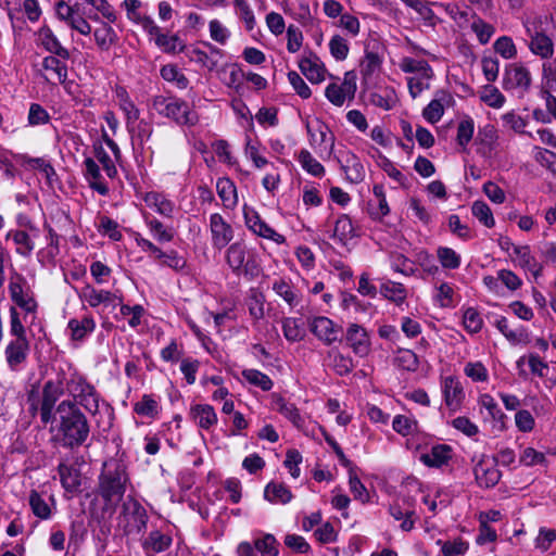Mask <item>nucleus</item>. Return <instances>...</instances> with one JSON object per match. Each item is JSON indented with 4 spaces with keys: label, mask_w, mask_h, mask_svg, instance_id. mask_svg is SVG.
Instances as JSON below:
<instances>
[{
    "label": "nucleus",
    "mask_w": 556,
    "mask_h": 556,
    "mask_svg": "<svg viewBox=\"0 0 556 556\" xmlns=\"http://www.w3.org/2000/svg\"><path fill=\"white\" fill-rule=\"evenodd\" d=\"M59 416L58 431L64 447L81 446L89 437L90 428L84 413L70 400L62 401L55 410Z\"/></svg>",
    "instance_id": "obj_1"
},
{
    "label": "nucleus",
    "mask_w": 556,
    "mask_h": 556,
    "mask_svg": "<svg viewBox=\"0 0 556 556\" xmlns=\"http://www.w3.org/2000/svg\"><path fill=\"white\" fill-rule=\"evenodd\" d=\"M129 482L127 467L121 459H110L103 464L99 476L98 494L104 502V511L112 515L126 492Z\"/></svg>",
    "instance_id": "obj_2"
},
{
    "label": "nucleus",
    "mask_w": 556,
    "mask_h": 556,
    "mask_svg": "<svg viewBox=\"0 0 556 556\" xmlns=\"http://www.w3.org/2000/svg\"><path fill=\"white\" fill-rule=\"evenodd\" d=\"M8 291L11 301L24 312V319L30 317V323L36 318L38 303L26 278L16 269L10 270Z\"/></svg>",
    "instance_id": "obj_3"
},
{
    "label": "nucleus",
    "mask_w": 556,
    "mask_h": 556,
    "mask_svg": "<svg viewBox=\"0 0 556 556\" xmlns=\"http://www.w3.org/2000/svg\"><path fill=\"white\" fill-rule=\"evenodd\" d=\"M152 106L160 115L174 121L178 125L192 126L198 122L197 113L191 110L185 100L177 97L155 96Z\"/></svg>",
    "instance_id": "obj_4"
},
{
    "label": "nucleus",
    "mask_w": 556,
    "mask_h": 556,
    "mask_svg": "<svg viewBox=\"0 0 556 556\" xmlns=\"http://www.w3.org/2000/svg\"><path fill=\"white\" fill-rule=\"evenodd\" d=\"M66 392L73 397V403L83 406L88 413L96 414L99 409L100 395L96 388L90 384L87 379L77 374L72 372L66 378Z\"/></svg>",
    "instance_id": "obj_5"
},
{
    "label": "nucleus",
    "mask_w": 556,
    "mask_h": 556,
    "mask_svg": "<svg viewBox=\"0 0 556 556\" xmlns=\"http://www.w3.org/2000/svg\"><path fill=\"white\" fill-rule=\"evenodd\" d=\"M226 262L236 275L244 274L253 277L260 273L256 253L248 249L242 241H237L228 247Z\"/></svg>",
    "instance_id": "obj_6"
},
{
    "label": "nucleus",
    "mask_w": 556,
    "mask_h": 556,
    "mask_svg": "<svg viewBox=\"0 0 556 556\" xmlns=\"http://www.w3.org/2000/svg\"><path fill=\"white\" fill-rule=\"evenodd\" d=\"M148 515L144 507L135 498L128 497L122 506L118 525L126 533H139L146 529Z\"/></svg>",
    "instance_id": "obj_7"
},
{
    "label": "nucleus",
    "mask_w": 556,
    "mask_h": 556,
    "mask_svg": "<svg viewBox=\"0 0 556 556\" xmlns=\"http://www.w3.org/2000/svg\"><path fill=\"white\" fill-rule=\"evenodd\" d=\"M66 390V378L58 375L55 380H48L42 388V399L40 403V419L43 425L54 419V406L56 401Z\"/></svg>",
    "instance_id": "obj_8"
},
{
    "label": "nucleus",
    "mask_w": 556,
    "mask_h": 556,
    "mask_svg": "<svg viewBox=\"0 0 556 556\" xmlns=\"http://www.w3.org/2000/svg\"><path fill=\"white\" fill-rule=\"evenodd\" d=\"M305 126L312 148L320 155H330L334 147V136L330 128L319 118L306 121Z\"/></svg>",
    "instance_id": "obj_9"
},
{
    "label": "nucleus",
    "mask_w": 556,
    "mask_h": 556,
    "mask_svg": "<svg viewBox=\"0 0 556 556\" xmlns=\"http://www.w3.org/2000/svg\"><path fill=\"white\" fill-rule=\"evenodd\" d=\"M523 26L530 38V51L541 59H551L554 54L553 40L543 30L539 29L535 22H523Z\"/></svg>",
    "instance_id": "obj_10"
},
{
    "label": "nucleus",
    "mask_w": 556,
    "mask_h": 556,
    "mask_svg": "<svg viewBox=\"0 0 556 556\" xmlns=\"http://www.w3.org/2000/svg\"><path fill=\"white\" fill-rule=\"evenodd\" d=\"M243 213L245 225L254 235L270 240L277 244H283L286 242L285 236L278 233L274 228L266 224L256 211L245 207Z\"/></svg>",
    "instance_id": "obj_11"
},
{
    "label": "nucleus",
    "mask_w": 556,
    "mask_h": 556,
    "mask_svg": "<svg viewBox=\"0 0 556 556\" xmlns=\"http://www.w3.org/2000/svg\"><path fill=\"white\" fill-rule=\"evenodd\" d=\"M210 232L212 245L219 251L233 239L231 225L218 213L210 215Z\"/></svg>",
    "instance_id": "obj_12"
},
{
    "label": "nucleus",
    "mask_w": 556,
    "mask_h": 556,
    "mask_svg": "<svg viewBox=\"0 0 556 556\" xmlns=\"http://www.w3.org/2000/svg\"><path fill=\"white\" fill-rule=\"evenodd\" d=\"M477 483L485 489L493 488L501 479V471L494 458L482 456L473 468Z\"/></svg>",
    "instance_id": "obj_13"
},
{
    "label": "nucleus",
    "mask_w": 556,
    "mask_h": 556,
    "mask_svg": "<svg viewBox=\"0 0 556 556\" xmlns=\"http://www.w3.org/2000/svg\"><path fill=\"white\" fill-rule=\"evenodd\" d=\"M531 84V75L527 67L521 64H509L506 66L503 76V88L505 90H527Z\"/></svg>",
    "instance_id": "obj_14"
},
{
    "label": "nucleus",
    "mask_w": 556,
    "mask_h": 556,
    "mask_svg": "<svg viewBox=\"0 0 556 556\" xmlns=\"http://www.w3.org/2000/svg\"><path fill=\"white\" fill-rule=\"evenodd\" d=\"M309 329L314 336L327 345L336 342L340 333V328L336 327L333 321L325 316L314 317L309 321Z\"/></svg>",
    "instance_id": "obj_15"
},
{
    "label": "nucleus",
    "mask_w": 556,
    "mask_h": 556,
    "mask_svg": "<svg viewBox=\"0 0 556 556\" xmlns=\"http://www.w3.org/2000/svg\"><path fill=\"white\" fill-rule=\"evenodd\" d=\"M29 343L26 338L13 339L5 348V361L12 370H18L26 362Z\"/></svg>",
    "instance_id": "obj_16"
},
{
    "label": "nucleus",
    "mask_w": 556,
    "mask_h": 556,
    "mask_svg": "<svg viewBox=\"0 0 556 556\" xmlns=\"http://www.w3.org/2000/svg\"><path fill=\"white\" fill-rule=\"evenodd\" d=\"M346 341L353 352L364 357L370 351V340L365 328L357 324H351L346 329Z\"/></svg>",
    "instance_id": "obj_17"
},
{
    "label": "nucleus",
    "mask_w": 556,
    "mask_h": 556,
    "mask_svg": "<svg viewBox=\"0 0 556 556\" xmlns=\"http://www.w3.org/2000/svg\"><path fill=\"white\" fill-rule=\"evenodd\" d=\"M442 392L445 404L450 409L456 410L462 406L465 392L457 378L453 376L445 377L442 381Z\"/></svg>",
    "instance_id": "obj_18"
},
{
    "label": "nucleus",
    "mask_w": 556,
    "mask_h": 556,
    "mask_svg": "<svg viewBox=\"0 0 556 556\" xmlns=\"http://www.w3.org/2000/svg\"><path fill=\"white\" fill-rule=\"evenodd\" d=\"M79 298L91 307H97L100 304L116 306L122 302V298L117 296L115 293L106 290H97L91 286L84 287L79 293Z\"/></svg>",
    "instance_id": "obj_19"
},
{
    "label": "nucleus",
    "mask_w": 556,
    "mask_h": 556,
    "mask_svg": "<svg viewBox=\"0 0 556 556\" xmlns=\"http://www.w3.org/2000/svg\"><path fill=\"white\" fill-rule=\"evenodd\" d=\"M65 60L54 55H49L42 60V68L48 73L45 79L52 84L64 85L67 80V66Z\"/></svg>",
    "instance_id": "obj_20"
},
{
    "label": "nucleus",
    "mask_w": 556,
    "mask_h": 556,
    "mask_svg": "<svg viewBox=\"0 0 556 556\" xmlns=\"http://www.w3.org/2000/svg\"><path fill=\"white\" fill-rule=\"evenodd\" d=\"M143 201L148 207L155 211L163 217L173 218L175 204L165 194L150 191L143 195Z\"/></svg>",
    "instance_id": "obj_21"
},
{
    "label": "nucleus",
    "mask_w": 556,
    "mask_h": 556,
    "mask_svg": "<svg viewBox=\"0 0 556 556\" xmlns=\"http://www.w3.org/2000/svg\"><path fill=\"white\" fill-rule=\"evenodd\" d=\"M190 417L201 429L208 430L217 424V415L208 404H195L190 408Z\"/></svg>",
    "instance_id": "obj_22"
},
{
    "label": "nucleus",
    "mask_w": 556,
    "mask_h": 556,
    "mask_svg": "<svg viewBox=\"0 0 556 556\" xmlns=\"http://www.w3.org/2000/svg\"><path fill=\"white\" fill-rule=\"evenodd\" d=\"M299 67L302 74L313 84H318L325 79V68L319 59L313 53L309 56L302 58Z\"/></svg>",
    "instance_id": "obj_23"
},
{
    "label": "nucleus",
    "mask_w": 556,
    "mask_h": 556,
    "mask_svg": "<svg viewBox=\"0 0 556 556\" xmlns=\"http://www.w3.org/2000/svg\"><path fill=\"white\" fill-rule=\"evenodd\" d=\"M38 37L47 51L63 60L70 59V51L61 45L50 27L42 26L38 31Z\"/></svg>",
    "instance_id": "obj_24"
},
{
    "label": "nucleus",
    "mask_w": 556,
    "mask_h": 556,
    "mask_svg": "<svg viewBox=\"0 0 556 556\" xmlns=\"http://www.w3.org/2000/svg\"><path fill=\"white\" fill-rule=\"evenodd\" d=\"M452 458V447L447 444L432 446L429 453L420 455V462L428 467H441Z\"/></svg>",
    "instance_id": "obj_25"
},
{
    "label": "nucleus",
    "mask_w": 556,
    "mask_h": 556,
    "mask_svg": "<svg viewBox=\"0 0 556 556\" xmlns=\"http://www.w3.org/2000/svg\"><path fill=\"white\" fill-rule=\"evenodd\" d=\"M438 96L422 111V116L431 124H435L442 118L444 104L452 100L451 94L445 91H440Z\"/></svg>",
    "instance_id": "obj_26"
},
{
    "label": "nucleus",
    "mask_w": 556,
    "mask_h": 556,
    "mask_svg": "<svg viewBox=\"0 0 556 556\" xmlns=\"http://www.w3.org/2000/svg\"><path fill=\"white\" fill-rule=\"evenodd\" d=\"M84 165L85 175L89 181L90 187L101 195H106L109 192V187L102 181L100 167L97 162L91 157H87L84 161Z\"/></svg>",
    "instance_id": "obj_27"
},
{
    "label": "nucleus",
    "mask_w": 556,
    "mask_h": 556,
    "mask_svg": "<svg viewBox=\"0 0 556 556\" xmlns=\"http://www.w3.org/2000/svg\"><path fill=\"white\" fill-rule=\"evenodd\" d=\"M61 483L67 492H77L80 488V472L73 466L65 463H60L58 466Z\"/></svg>",
    "instance_id": "obj_28"
},
{
    "label": "nucleus",
    "mask_w": 556,
    "mask_h": 556,
    "mask_svg": "<svg viewBox=\"0 0 556 556\" xmlns=\"http://www.w3.org/2000/svg\"><path fill=\"white\" fill-rule=\"evenodd\" d=\"M513 258L519 266L529 270L533 276L538 277L542 273V266L536 262L534 256L531 254L528 245L514 247Z\"/></svg>",
    "instance_id": "obj_29"
},
{
    "label": "nucleus",
    "mask_w": 556,
    "mask_h": 556,
    "mask_svg": "<svg viewBox=\"0 0 556 556\" xmlns=\"http://www.w3.org/2000/svg\"><path fill=\"white\" fill-rule=\"evenodd\" d=\"M216 190L226 208L232 210L236 207L238 203L237 188L229 178H218Z\"/></svg>",
    "instance_id": "obj_30"
},
{
    "label": "nucleus",
    "mask_w": 556,
    "mask_h": 556,
    "mask_svg": "<svg viewBox=\"0 0 556 556\" xmlns=\"http://www.w3.org/2000/svg\"><path fill=\"white\" fill-rule=\"evenodd\" d=\"M274 292L280 296L290 307L300 303V295L296 289L287 280L279 278L273 282Z\"/></svg>",
    "instance_id": "obj_31"
},
{
    "label": "nucleus",
    "mask_w": 556,
    "mask_h": 556,
    "mask_svg": "<svg viewBox=\"0 0 556 556\" xmlns=\"http://www.w3.org/2000/svg\"><path fill=\"white\" fill-rule=\"evenodd\" d=\"M93 36L97 46L102 51H109L117 40L115 30L108 23H101V25L94 29Z\"/></svg>",
    "instance_id": "obj_32"
},
{
    "label": "nucleus",
    "mask_w": 556,
    "mask_h": 556,
    "mask_svg": "<svg viewBox=\"0 0 556 556\" xmlns=\"http://www.w3.org/2000/svg\"><path fill=\"white\" fill-rule=\"evenodd\" d=\"M29 506L31 508L33 514L42 519L48 520L52 516V507L48 503L47 498L38 493L37 491L33 490L29 493Z\"/></svg>",
    "instance_id": "obj_33"
},
{
    "label": "nucleus",
    "mask_w": 556,
    "mask_h": 556,
    "mask_svg": "<svg viewBox=\"0 0 556 556\" xmlns=\"http://www.w3.org/2000/svg\"><path fill=\"white\" fill-rule=\"evenodd\" d=\"M264 497L274 504H287L292 498L291 491L282 483L270 482L264 490Z\"/></svg>",
    "instance_id": "obj_34"
},
{
    "label": "nucleus",
    "mask_w": 556,
    "mask_h": 556,
    "mask_svg": "<svg viewBox=\"0 0 556 556\" xmlns=\"http://www.w3.org/2000/svg\"><path fill=\"white\" fill-rule=\"evenodd\" d=\"M381 62V58L377 52L366 49L365 55L359 64V72L363 79L367 80L371 78L372 75L380 70Z\"/></svg>",
    "instance_id": "obj_35"
},
{
    "label": "nucleus",
    "mask_w": 556,
    "mask_h": 556,
    "mask_svg": "<svg viewBox=\"0 0 556 556\" xmlns=\"http://www.w3.org/2000/svg\"><path fill=\"white\" fill-rule=\"evenodd\" d=\"M282 332L289 342L302 341L305 337V330L299 319L293 317H285L281 320Z\"/></svg>",
    "instance_id": "obj_36"
},
{
    "label": "nucleus",
    "mask_w": 556,
    "mask_h": 556,
    "mask_svg": "<svg viewBox=\"0 0 556 556\" xmlns=\"http://www.w3.org/2000/svg\"><path fill=\"white\" fill-rule=\"evenodd\" d=\"M275 408L283 415L287 419H289L294 427L302 428L304 425V419L300 415L299 409L292 403L287 402L282 397H278L275 401Z\"/></svg>",
    "instance_id": "obj_37"
},
{
    "label": "nucleus",
    "mask_w": 556,
    "mask_h": 556,
    "mask_svg": "<svg viewBox=\"0 0 556 556\" xmlns=\"http://www.w3.org/2000/svg\"><path fill=\"white\" fill-rule=\"evenodd\" d=\"M355 235V228L351 218L348 215H341L334 224L333 238L345 244Z\"/></svg>",
    "instance_id": "obj_38"
},
{
    "label": "nucleus",
    "mask_w": 556,
    "mask_h": 556,
    "mask_svg": "<svg viewBox=\"0 0 556 556\" xmlns=\"http://www.w3.org/2000/svg\"><path fill=\"white\" fill-rule=\"evenodd\" d=\"M96 328V323L92 317L86 316L81 320L71 319L68 321V329L72 332L73 340H83L87 334L91 333Z\"/></svg>",
    "instance_id": "obj_39"
},
{
    "label": "nucleus",
    "mask_w": 556,
    "mask_h": 556,
    "mask_svg": "<svg viewBox=\"0 0 556 556\" xmlns=\"http://www.w3.org/2000/svg\"><path fill=\"white\" fill-rule=\"evenodd\" d=\"M342 169L351 182L358 184L365 178V168L354 154L346 157L345 164L342 165Z\"/></svg>",
    "instance_id": "obj_40"
},
{
    "label": "nucleus",
    "mask_w": 556,
    "mask_h": 556,
    "mask_svg": "<svg viewBox=\"0 0 556 556\" xmlns=\"http://www.w3.org/2000/svg\"><path fill=\"white\" fill-rule=\"evenodd\" d=\"M146 224L150 232L161 243L170 242L174 239L173 228L165 227L161 220L155 217H146Z\"/></svg>",
    "instance_id": "obj_41"
},
{
    "label": "nucleus",
    "mask_w": 556,
    "mask_h": 556,
    "mask_svg": "<svg viewBox=\"0 0 556 556\" xmlns=\"http://www.w3.org/2000/svg\"><path fill=\"white\" fill-rule=\"evenodd\" d=\"M298 161L305 172L315 177H320L325 174V167L306 149H302L299 152Z\"/></svg>",
    "instance_id": "obj_42"
},
{
    "label": "nucleus",
    "mask_w": 556,
    "mask_h": 556,
    "mask_svg": "<svg viewBox=\"0 0 556 556\" xmlns=\"http://www.w3.org/2000/svg\"><path fill=\"white\" fill-rule=\"evenodd\" d=\"M400 68L404 73H417L418 75L424 73L426 77H433V71L425 60L405 56L400 62Z\"/></svg>",
    "instance_id": "obj_43"
},
{
    "label": "nucleus",
    "mask_w": 556,
    "mask_h": 556,
    "mask_svg": "<svg viewBox=\"0 0 556 556\" xmlns=\"http://www.w3.org/2000/svg\"><path fill=\"white\" fill-rule=\"evenodd\" d=\"M7 238H12L16 244V253L22 256H29L35 248L29 235L23 230L10 231Z\"/></svg>",
    "instance_id": "obj_44"
},
{
    "label": "nucleus",
    "mask_w": 556,
    "mask_h": 556,
    "mask_svg": "<svg viewBox=\"0 0 556 556\" xmlns=\"http://www.w3.org/2000/svg\"><path fill=\"white\" fill-rule=\"evenodd\" d=\"M437 257L444 269H457L460 266V255L448 247H439L437 249Z\"/></svg>",
    "instance_id": "obj_45"
},
{
    "label": "nucleus",
    "mask_w": 556,
    "mask_h": 556,
    "mask_svg": "<svg viewBox=\"0 0 556 556\" xmlns=\"http://www.w3.org/2000/svg\"><path fill=\"white\" fill-rule=\"evenodd\" d=\"M160 74L164 80L174 83L179 89H186L188 87V78L174 64H166L162 66Z\"/></svg>",
    "instance_id": "obj_46"
},
{
    "label": "nucleus",
    "mask_w": 556,
    "mask_h": 556,
    "mask_svg": "<svg viewBox=\"0 0 556 556\" xmlns=\"http://www.w3.org/2000/svg\"><path fill=\"white\" fill-rule=\"evenodd\" d=\"M264 304H265V296L263 295V293L255 289H252L247 299V305L249 308L250 316L254 320H260L264 317V315H265Z\"/></svg>",
    "instance_id": "obj_47"
},
{
    "label": "nucleus",
    "mask_w": 556,
    "mask_h": 556,
    "mask_svg": "<svg viewBox=\"0 0 556 556\" xmlns=\"http://www.w3.org/2000/svg\"><path fill=\"white\" fill-rule=\"evenodd\" d=\"M328 358L330 359V366L340 376L350 374L354 368L353 361L350 357L342 355L337 350L330 351L328 353Z\"/></svg>",
    "instance_id": "obj_48"
},
{
    "label": "nucleus",
    "mask_w": 556,
    "mask_h": 556,
    "mask_svg": "<svg viewBox=\"0 0 556 556\" xmlns=\"http://www.w3.org/2000/svg\"><path fill=\"white\" fill-rule=\"evenodd\" d=\"M155 45L165 53H179L185 49V45L177 35L168 36L161 34L155 38Z\"/></svg>",
    "instance_id": "obj_49"
},
{
    "label": "nucleus",
    "mask_w": 556,
    "mask_h": 556,
    "mask_svg": "<svg viewBox=\"0 0 556 556\" xmlns=\"http://www.w3.org/2000/svg\"><path fill=\"white\" fill-rule=\"evenodd\" d=\"M394 365L407 371H415L418 368V357L412 350L399 349L394 357Z\"/></svg>",
    "instance_id": "obj_50"
},
{
    "label": "nucleus",
    "mask_w": 556,
    "mask_h": 556,
    "mask_svg": "<svg viewBox=\"0 0 556 556\" xmlns=\"http://www.w3.org/2000/svg\"><path fill=\"white\" fill-rule=\"evenodd\" d=\"M380 293L384 298H387L397 304L404 302V300L406 299V290H405L404 286L400 282H394V281L383 282L380 286Z\"/></svg>",
    "instance_id": "obj_51"
},
{
    "label": "nucleus",
    "mask_w": 556,
    "mask_h": 556,
    "mask_svg": "<svg viewBox=\"0 0 556 556\" xmlns=\"http://www.w3.org/2000/svg\"><path fill=\"white\" fill-rule=\"evenodd\" d=\"M437 544L441 545L443 556H463L468 551L469 544L460 538L452 541L439 540Z\"/></svg>",
    "instance_id": "obj_52"
},
{
    "label": "nucleus",
    "mask_w": 556,
    "mask_h": 556,
    "mask_svg": "<svg viewBox=\"0 0 556 556\" xmlns=\"http://www.w3.org/2000/svg\"><path fill=\"white\" fill-rule=\"evenodd\" d=\"M396 102L395 93L393 89L386 88L378 92L370 94V103L377 108L383 110H391Z\"/></svg>",
    "instance_id": "obj_53"
},
{
    "label": "nucleus",
    "mask_w": 556,
    "mask_h": 556,
    "mask_svg": "<svg viewBox=\"0 0 556 556\" xmlns=\"http://www.w3.org/2000/svg\"><path fill=\"white\" fill-rule=\"evenodd\" d=\"M329 51L337 61H344L350 52L348 40L341 35H333L329 41Z\"/></svg>",
    "instance_id": "obj_54"
},
{
    "label": "nucleus",
    "mask_w": 556,
    "mask_h": 556,
    "mask_svg": "<svg viewBox=\"0 0 556 556\" xmlns=\"http://www.w3.org/2000/svg\"><path fill=\"white\" fill-rule=\"evenodd\" d=\"M242 376L249 383L261 388L263 391H269L273 388L271 379L260 370L245 369L242 371Z\"/></svg>",
    "instance_id": "obj_55"
},
{
    "label": "nucleus",
    "mask_w": 556,
    "mask_h": 556,
    "mask_svg": "<svg viewBox=\"0 0 556 556\" xmlns=\"http://www.w3.org/2000/svg\"><path fill=\"white\" fill-rule=\"evenodd\" d=\"M472 215L485 227L492 228L495 220L489 205L483 201H475L471 206Z\"/></svg>",
    "instance_id": "obj_56"
},
{
    "label": "nucleus",
    "mask_w": 556,
    "mask_h": 556,
    "mask_svg": "<svg viewBox=\"0 0 556 556\" xmlns=\"http://www.w3.org/2000/svg\"><path fill=\"white\" fill-rule=\"evenodd\" d=\"M481 101L493 109H501L505 103V97L492 85H486L480 94Z\"/></svg>",
    "instance_id": "obj_57"
},
{
    "label": "nucleus",
    "mask_w": 556,
    "mask_h": 556,
    "mask_svg": "<svg viewBox=\"0 0 556 556\" xmlns=\"http://www.w3.org/2000/svg\"><path fill=\"white\" fill-rule=\"evenodd\" d=\"M172 544V538L160 531H152L146 540V547L155 553L163 552Z\"/></svg>",
    "instance_id": "obj_58"
},
{
    "label": "nucleus",
    "mask_w": 556,
    "mask_h": 556,
    "mask_svg": "<svg viewBox=\"0 0 556 556\" xmlns=\"http://www.w3.org/2000/svg\"><path fill=\"white\" fill-rule=\"evenodd\" d=\"M255 549L262 556H277L278 555V542L273 534H265L261 539L254 541Z\"/></svg>",
    "instance_id": "obj_59"
},
{
    "label": "nucleus",
    "mask_w": 556,
    "mask_h": 556,
    "mask_svg": "<svg viewBox=\"0 0 556 556\" xmlns=\"http://www.w3.org/2000/svg\"><path fill=\"white\" fill-rule=\"evenodd\" d=\"M532 156L540 165L553 173L556 172V153L541 147H534L532 149Z\"/></svg>",
    "instance_id": "obj_60"
},
{
    "label": "nucleus",
    "mask_w": 556,
    "mask_h": 556,
    "mask_svg": "<svg viewBox=\"0 0 556 556\" xmlns=\"http://www.w3.org/2000/svg\"><path fill=\"white\" fill-rule=\"evenodd\" d=\"M475 131V123L471 117H466L462 119L457 127V143L464 149L472 139Z\"/></svg>",
    "instance_id": "obj_61"
},
{
    "label": "nucleus",
    "mask_w": 556,
    "mask_h": 556,
    "mask_svg": "<svg viewBox=\"0 0 556 556\" xmlns=\"http://www.w3.org/2000/svg\"><path fill=\"white\" fill-rule=\"evenodd\" d=\"M465 375L475 382H486L489 372L481 362H469L464 367Z\"/></svg>",
    "instance_id": "obj_62"
},
{
    "label": "nucleus",
    "mask_w": 556,
    "mask_h": 556,
    "mask_svg": "<svg viewBox=\"0 0 556 556\" xmlns=\"http://www.w3.org/2000/svg\"><path fill=\"white\" fill-rule=\"evenodd\" d=\"M135 412L138 415L154 417L159 414V405L152 395H143L139 402L135 404Z\"/></svg>",
    "instance_id": "obj_63"
},
{
    "label": "nucleus",
    "mask_w": 556,
    "mask_h": 556,
    "mask_svg": "<svg viewBox=\"0 0 556 556\" xmlns=\"http://www.w3.org/2000/svg\"><path fill=\"white\" fill-rule=\"evenodd\" d=\"M463 324L468 332L477 333L482 329L483 320L477 309L468 307L464 312Z\"/></svg>",
    "instance_id": "obj_64"
}]
</instances>
